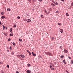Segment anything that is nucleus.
<instances>
[{"instance_id":"45","label":"nucleus","mask_w":73,"mask_h":73,"mask_svg":"<svg viewBox=\"0 0 73 73\" xmlns=\"http://www.w3.org/2000/svg\"><path fill=\"white\" fill-rule=\"evenodd\" d=\"M16 73H19V72L18 71H16Z\"/></svg>"},{"instance_id":"55","label":"nucleus","mask_w":73,"mask_h":73,"mask_svg":"<svg viewBox=\"0 0 73 73\" xmlns=\"http://www.w3.org/2000/svg\"><path fill=\"white\" fill-rule=\"evenodd\" d=\"M5 28L6 29H7V28L6 27H5Z\"/></svg>"},{"instance_id":"14","label":"nucleus","mask_w":73,"mask_h":73,"mask_svg":"<svg viewBox=\"0 0 73 73\" xmlns=\"http://www.w3.org/2000/svg\"><path fill=\"white\" fill-rule=\"evenodd\" d=\"M7 11L8 12H9V11H11V9H9V8H8L7 9Z\"/></svg>"},{"instance_id":"20","label":"nucleus","mask_w":73,"mask_h":73,"mask_svg":"<svg viewBox=\"0 0 73 73\" xmlns=\"http://www.w3.org/2000/svg\"><path fill=\"white\" fill-rule=\"evenodd\" d=\"M13 27H14V28H16V25L15 24L13 26Z\"/></svg>"},{"instance_id":"59","label":"nucleus","mask_w":73,"mask_h":73,"mask_svg":"<svg viewBox=\"0 0 73 73\" xmlns=\"http://www.w3.org/2000/svg\"><path fill=\"white\" fill-rule=\"evenodd\" d=\"M50 64L52 65V63H51L50 64Z\"/></svg>"},{"instance_id":"28","label":"nucleus","mask_w":73,"mask_h":73,"mask_svg":"<svg viewBox=\"0 0 73 73\" xmlns=\"http://www.w3.org/2000/svg\"><path fill=\"white\" fill-rule=\"evenodd\" d=\"M17 18L18 19H20V16H19Z\"/></svg>"},{"instance_id":"49","label":"nucleus","mask_w":73,"mask_h":73,"mask_svg":"<svg viewBox=\"0 0 73 73\" xmlns=\"http://www.w3.org/2000/svg\"><path fill=\"white\" fill-rule=\"evenodd\" d=\"M51 1H52V2L53 3H54V1H53V0H51Z\"/></svg>"},{"instance_id":"39","label":"nucleus","mask_w":73,"mask_h":73,"mask_svg":"<svg viewBox=\"0 0 73 73\" xmlns=\"http://www.w3.org/2000/svg\"><path fill=\"white\" fill-rule=\"evenodd\" d=\"M71 64H73V60H71Z\"/></svg>"},{"instance_id":"25","label":"nucleus","mask_w":73,"mask_h":73,"mask_svg":"<svg viewBox=\"0 0 73 73\" xmlns=\"http://www.w3.org/2000/svg\"><path fill=\"white\" fill-rule=\"evenodd\" d=\"M0 64H3V62H0Z\"/></svg>"},{"instance_id":"60","label":"nucleus","mask_w":73,"mask_h":73,"mask_svg":"<svg viewBox=\"0 0 73 73\" xmlns=\"http://www.w3.org/2000/svg\"><path fill=\"white\" fill-rule=\"evenodd\" d=\"M53 3H54V4H56V3H55V2H53Z\"/></svg>"},{"instance_id":"19","label":"nucleus","mask_w":73,"mask_h":73,"mask_svg":"<svg viewBox=\"0 0 73 73\" xmlns=\"http://www.w3.org/2000/svg\"><path fill=\"white\" fill-rule=\"evenodd\" d=\"M31 66V65H30L29 64H28L27 65V66L28 67H29Z\"/></svg>"},{"instance_id":"24","label":"nucleus","mask_w":73,"mask_h":73,"mask_svg":"<svg viewBox=\"0 0 73 73\" xmlns=\"http://www.w3.org/2000/svg\"><path fill=\"white\" fill-rule=\"evenodd\" d=\"M58 25H61V23H58Z\"/></svg>"},{"instance_id":"17","label":"nucleus","mask_w":73,"mask_h":73,"mask_svg":"<svg viewBox=\"0 0 73 73\" xmlns=\"http://www.w3.org/2000/svg\"><path fill=\"white\" fill-rule=\"evenodd\" d=\"M19 41H20L21 42L22 41V39H19Z\"/></svg>"},{"instance_id":"3","label":"nucleus","mask_w":73,"mask_h":73,"mask_svg":"<svg viewBox=\"0 0 73 73\" xmlns=\"http://www.w3.org/2000/svg\"><path fill=\"white\" fill-rule=\"evenodd\" d=\"M20 56L21 57H22V58H24V57H25V56H24V55H22V54H21L20 55Z\"/></svg>"},{"instance_id":"56","label":"nucleus","mask_w":73,"mask_h":73,"mask_svg":"<svg viewBox=\"0 0 73 73\" xmlns=\"http://www.w3.org/2000/svg\"><path fill=\"white\" fill-rule=\"evenodd\" d=\"M7 49H9V48H8V47H7Z\"/></svg>"},{"instance_id":"58","label":"nucleus","mask_w":73,"mask_h":73,"mask_svg":"<svg viewBox=\"0 0 73 73\" xmlns=\"http://www.w3.org/2000/svg\"><path fill=\"white\" fill-rule=\"evenodd\" d=\"M26 19H25V20H24V21H26Z\"/></svg>"},{"instance_id":"10","label":"nucleus","mask_w":73,"mask_h":73,"mask_svg":"<svg viewBox=\"0 0 73 73\" xmlns=\"http://www.w3.org/2000/svg\"><path fill=\"white\" fill-rule=\"evenodd\" d=\"M4 35L5 36H6V37H7V36H8V34H7V33H4Z\"/></svg>"},{"instance_id":"48","label":"nucleus","mask_w":73,"mask_h":73,"mask_svg":"<svg viewBox=\"0 0 73 73\" xmlns=\"http://www.w3.org/2000/svg\"><path fill=\"white\" fill-rule=\"evenodd\" d=\"M39 1L40 2H41V1H42V0H39Z\"/></svg>"},{"instance_id":"38","label":"nucleus","mask_w":73,"mask_h":73,"mask_svg":"<svg viewBox=\"0 0 73 73\" xmlns=\"http://www.w3.org/2000/svg\"><path fill=\"white\" fill-rule=\"evenodd\" d=\"M8 41H11V39H10V38H9L8 39Z\"/></svg>"},{"instance_id":"51","label":"nucleus","mask_w":73,"mask_h":73,"mask_svg":"<svg viewBox=\"0 0 73 73\" xmlns=\"http://www.w3.org/2000/svg\"><path fill=\"white\" fill-rule=\"evenodd\" d=\"M66 72H67L68 73L69 72H68V70H66Z\"/></svg>"},{"instance_id":"46","label":"nucleus","mask_w":73,"mask_h":73,"mask_svg":"<svg viewBox=\"0 0 73 73\" xmlns=\"http://www.w3.org/2000/svg\"><path fill=\"white\" fill-rule=\"evenodd\" d=\"M44 11H45V12L46 13V12H47L46 11L45 9L44 10Z\"/></svg>"},{"instance_id":"36","label":"nucleus","mask_w":73,"mask_h":73,"mask_svg":"<svg viewBox=\"0 0 73 73\" xmlns=\"http://www.w3.org/2000/svg\"><path fill=\"white\" fill-rule=\"evenodd\" d=\"M28 0L29 1V2H30V3H31V0Z\"/></svg>"},{"instance_id":"34","label":"nucleus","mask_w":73,"mask_h":73,"mask_svg":"<svg viewBox=\"0 0 73 73\" xmlns=\"http://www.w3.org/2000/svg\"><path fill=\"white\" fill-rule=\"evenodd\" d=\"M27 15L28 16H29V14L27 13Z\"/></svg>"},{"instance_id":"18","label":"nucleus","mask_w":73,"mask_h":73,"mask_svg":"<svg viewBox=\"0 0 73 73\" xmlns=\"http://www.w3.org/2000/svg\"><path fill=\"white\" fill-rule=\"evenodd\" d=\"M48 55H49L50 56H52V53H50L49 52V54H48Z\"/></svg>"},{"instance_id":"30","label":"nucleus","mask_w":73,"mask_h":73,"mask_svg":"<svg viewBox=\"0 0 73 73\" xmlns=\"http://www.w3.org/2000/svg\"><path fill=\"white\" fill-rule=\"evenodd\" d=\"M51 70H54V68L52 67L51 68Z\"/></svg>"},{"instance_id":"57","label":"nucleus","mask_w":73,"mask_h":73,"mask_svg":"<svg viewBox=\"0 0 73 73\" xmlns=\"http://www.w3.org/2000/svg\"><path fill=\"white\" fill-rule=\"evenodd\" d=\"M61 1H64V0H61Z\"/></svg>"},{"instance_id":"27","label":"nucleus","mask_w":73,"mask_h":73,"mask_svg":"<svg viewBox=\"0 0 73 73\" xmlns=\"http://www.w3.org/2000/svg\"><path fill=\"white\" fill-rule=\"evenodd\" d=\"M1 73H4V71H3V70H2L1 71Z\"/></svg>"},{"instance_id":"8","label":"nucleus","mask_w":73,"mask_h":73,"mask_svg":"<svg viewBox=\"0 0 73 73\" xmlns=\"http://www.w3.org/2000/svg\"><path fill=\"white\" fill-rule=\"evenodd\" d=\"M27 52L28 53H29V55H30V56H31V52H29V51L28 50H27Z\"/></svg>"},{"instance_id":"1","label":"nucleus","mask_w":73,"mask_h":73,"mask_svg":"<svg viewBox=\"0 0 73 73\" xmlns=\"http://www.w3.org/2000/svg\"><path fill=\"white\" fill-rule=\"evenodd\" d=\"M25 20H26V21H27V22H28V23H29V22H31V20L30 19H26Z\"/></svg>"},{"instance_id":"5","label":"nucleus","mask_w":73,"mask_h":73,"mask_svg":"<svg viewBox=\"0 0 73 73\" xmlns=\"http://www.w3.org/2000/svg\"><path fill=\"white\" fill-rule=\"evenodd\" d=\"M54 37H52L51 39V40L52 41H54Z\"/></svg>"},{"instance_id":"41","label":"nucleus","mask_w":73,"mask_h":73,"mask_svg":"<svg viewBox=\"0 0 73 73\" xmlns=\"http://www.w3.org/2000/svg\"><path fill=\"white\" fill-rule=\"evenodd\" d=\"M1 15H3L4 14V12H1Z\"/></svg>"},{"instance_id":"61","label":"nucleus","mask_w":73,"mask_h":73,"mask_svg":"<svg viewBox=\"0 0 73 73\" xmlns=\"http://www.w3.org/2000/svg\"><path fill=\"white\" fill-rule=\"evenodd\" d=\"M1 24V21H0V25Z\"/></svg>"},{"instance_id":"6","label":"nucleus","mask_w":73,"mask_h":73,"mask_svg":"<svg viewBox=\"0 0 73 73\" xmlns=\"http://www.w3.org/2000/svg\"><path fill=\"white\" fill-rule=\"evenodd\" d=\"M45 54H47V55H49V52H45Z\"/></svg>"},{"instance_id":"13","label":"nucleus","mask_w":73,"mask_h":73,"mask_svg":"<svg viewBox=\"0 0 73 73\" xmlns=\"http://www.w3.org/2000/svg\"><path fill=\"white\" fill-rule=\"evenodd\" d=\"M60 32H61V33H62V32H63V29H60Z\"/></svg>"},{"instance_id":"43","label":"nucleus","mask_w":73,"mask_h":73,"mask_svg":"<svg viewBox=\"0 0 73 73\" xmlns=\"http://www.w3.org/2000/svg\"><path fill=\"white\" fill-rule=\"evenodd\" d=\"M7 52H8V53H9V51L8 50H7Z\"/></svg>"},{"instance_id":"9","label":"nucleus","mask_w":73,"mask_h":73,"mask_svg":"<svg viewBox=\"0 0 73 73\" xmlns=\"http://www.w3.org/2000/svg\"><path fill=\"white\" fill-rule=\"evenodd\" d=\"M10 37H11V36H13V34L12 33V32H11L10 35Z\"/></svg>"},{"instance_id":"22","label":"nucleus","mask_w":73,"mask_h":73,"mask_svg":"<svg viewBox=\"0 0 73 73\" xmlns=\"http://www.w3.org/2000/svg\"><path fill=\"white\" fill-rule=\"evenodd\" d=\"M71 4V5L72 6V7H73V2H72Z\"/></svg>"},{"instance_id":"26","label":"nucleus","mask_w":73,"mask_h":73,"mask_svg":"<svg viewBox=\"0 0 73 73\" xmlns=\"http://www.w3.org/2000/svg\"><path fill=\"white\" fill-rule=\"evenodd\" d=\"M7 68H9V65L8 64H7Z\"/></svg>"},{"instance_id":"2","label":"nucleus","mask_w":73,"mask_h":73,"mask_svg":"<svg viewBox=\"0 0 73 73\" xmlns=\"http://www.w3.org/2000/svg\"><path fill=\"white\" fill-rule=\"evenodd\" d=\"M64 53H68V50H67L64 49Z\"/></svg>"},{"instance_id":"23","label":"nucleus","mask_w":73,"mask_h":73,"mask_svg":"<svg viewBox=\"0 0 73 73\" xmlns=\"http://www.w3.org/2000/svg\"><path fill=\"white\" fill-rule=\"evenodd\" d=\"M61 58H64V55H62L61 56Z\"/></svg>"},{"instance_id":"42","label":"nucleus","mask_w":73,"mask_h":73,"mask_svg":"<svg viewBox=\"0 0 73 73\" xmlns=\"http://www.w3.org/2000/svg\"><path fill=\"white\" fill-rule=\"evenodd\" d=\"M10 50H11V49H12V47L11 46L10 47Z\"/></svg>"},{"instance_id":"4","label":"nucleus","mask_w":73,"mask_h":73,"mask_svg":"<svg viewBox=\"0 0 73 73\" xmlns=\"http://www.w3.org/2000/svg\"><path fill=\"white\" fill-rule=\"evenodd\" d=\"M31 71H30V70H27L26 71V72L27 73H31Z\"/></svg>"},{"instance_id":"11","label":"nucleus","mask_w":73,"mask_h":73,"mask_svg":"<svg viewBox=\"0 0 73 73\" xmlns=\"http://www.w3.org/2000/svg\"><path fill=\"white\" fill-rule=\"evenodd\" d=\"M12 28H10L9 31L10 32H12Z\"/></svg>"},{"instance_id":"32","label":"nucleus","mask_w":73,"mask_h":73,"mask_svg":"<svg viewBox=\"0 0 73 73\" xmlns=\"http://www.w3.org/2000/svg\"><path fill=\"white\" fill-rule=\"evenodd\" d=\"M33 56H36V54H35V53L34 54V55Z\"/></svg>"},{"instance_id":"12","label":"nucleus","mask_w":73,"mask_h":73,"mask_svg":"<svg viewBox=\"0 0 73 73\" xmlns=\"http://www.w3.org/2000/svg\"><path fill=\"white\" fill-rule=\"evenodd\" d=\"M66 15L67 16H69V15L67 13H66Z\"/></svg>"},{"instance_id":"21","label":"nucleus","mask_w":73,"mask_h":73,"mask_svg":"<svg viewBox=\"0 0 73 73\" xmlns=\"http://www.w3.org/2000/svg\"><path fill=\"white\" fill-rule=\"evenodd\" d=\"M12 44L13 45H14V46H15V42H13V43H12Z\"/></svg>"},{"instance_id":"50","label":"nucleus","mask_w":73,"mask_h":73,"mask_svg":"<svg viewBox=\"0 0 73 73\" xmlns=\"http://www.w3.org/2000/svg\"><path fill=\"white\" fill-rule=\"evenodd\" d=\"M13 54H14V53L13 52H12V55H13Z\"/></svg>"},{"instance_id":"37","label":"nucleus","mask_w":73,"mask_h":73,"mask_svg":"<svg viewBox=\"0 0 73 73\" xmlns=\"http://www.w3.org/2000/svg\"><path fill=\"white\" fill-rule=\"evenodd\" d=\"M62 47V46H60L59 47V49H62V48H61Z\"/></svg>"},{"instance_id":"54","label":"nucleus","mask_w":73,"mask_h":73,"mask_svg":"<svg viewBox=\"0 0 73 73\" xmlns=\"http://www.w3.org/2000/svg\"><path fill=\"white\" fill-rule=\"evenodd\" d=\"M52 66H53V67H54V65L53 64H52Z\"/></svg>"},{"instance_id":"7","label":"nucleus","mask_w":73,"mask_h":73,"mask_svg":"<svg viewBox=\"0 0 73 73\" xmlns=\"http://www.w3.org/2000/svg\"><path fill=\"white\" fill-rule=\"evenodd\" d=\"M63 62L64 64H66V62H65V59L63 60Z\"/></svg>"},{"instance_id":"62","label":"nucleus","mask_w":73,"mask_h":73,"mask_svg":"<svg viewBox=\"0 0 73 73\" xmlns=\"http://www.w3.org/2000/svg\"><path fill=\"white\" fill-rule=\"evenodd\" d=\"M40 57L41 58L42 57H41V56H40Z\"/></svg>"},{"instance_id":"15","label":"nucleus","mask_w":73,"mask_h":73,"mask_svg":"<svg viewBox=\"0 0 73 73\" xmlns=\"http://www.w3.org/2000/svg\"><path fill=\"white\" fill-rule=\"evenodd\" d=\"M2 26L3 27V30H4L5 29V26H4V25H3Z\"/></svg>"},{"instance_id":"29","label":"nucleus","mask_w":73,"mask_h":73,"mask_svg":"<svg viewBox=\"0 0 73 73\" xmlns=\"http://www.w3.org/2000/svg\"><path fill=\"white\" fill-rule=\"evenodd\" d=\"M34 54H35V53L33 52H32V54H33V56Z\"/></svg>"},{"instance_id":"63","label":"nucleus","mask_w":73,"mask_h":73,"mask_svg":"<svg viewBox=\"0 0 73 73\" xmlns=\"http://www.w3.org/2000/svg\"><path fill=\"white\" fill-rule=\"evenodd\" d=\"M38 73H40V72H38Z\"/></svg>"},{"instance_id":"47","label":"nucleus","mask_w":73,"mask_h":73,"mask_svg":"<svg viewBox=\"0 0 73 73\" xmlns=\"http://www.w3.org/2000/svg\"><path fill=\"white\" fill-rule=\"evenodd\" d=\"M56 13H58L59 12L58 11H56Z\"/></svg>"},{"instance_id":"40","label":"nucleus","mask_w":73,"mask_h":73,"mask_svg":"<svg viewBox=\"0 0 73 73\" xmlns=\"http://www.w3.org/2000/svg\"><path fill=\"white\" fill-rule=\"evenodd\" d=\"M56 5H57V4H58V3H57V2H56Z\"/></svg>"},{"instance_id":"44","label":"nucleus","mask_w":73,"mask_h":73,"mask_svg":"<svg viewBox=\"0 0 73 73\" xmlns=\"http://www.w3.org/2000/svg\"><path fill=\"white\" fill-rule=\"evenodd\" d=\"M68 58H69V59H71V57H68Z\"/></svg>"},{"instance_id":"35","label":"nucleus","mask_w":73,"mask_h":73,"mask_svg":"<svg viewBox=\"0 0 73 73\" xmlns=\"http://www.w3.org/2000/svg\"><path fill=\"white\" fill-rule=\"evenodd\" d=\"M50 69H52V66L51 65H50Z\"/></svg>"},{"instance_id":"31","label":"nucleus","mask_w":73,"mask_h":73,"mask_svg":"<svg viewBox=\"0 0 73 73\" xmlns=\"http://www.w3.org/2000/svg\"><path fill=\"white\" fill-rule=\"evenodd\" d=\"M50 11H52V8H50Z\"/></svg>"},{"instance_id":"33","label":"nucleus","mask_w":73,"mask_h":73,"mask_svg":"<svg viewBox=\"0 0 73 73\" xmlns=\"http://www.w3.org/2000/svg\"><path fill=\"white\" fill-rule=\"evenodd\" d=\"M51 5H53L54 6H55V5L54 4H53V3H52Z\"/></svg>"},{"instance_id":"53","label":"nucleus","mask_w":73,"mask_h":73,"mask_svg":"<svg viewBox=\"0 0 73 73\" xmlns=\"http://www.w3.org/2000/svg\"><path fill=\"white\" fill-rule=\"evenodd\" d=\"M17 56H18V57H20V55H17Z\"/></svg>"},{"instance_id":"52","label":"nucleus","mask_w":73,"mask_h":73,"mask_svg":"<svg viewBox=\"0 0 73 73\" xmlns=\"http://www.w3.org/2000/svg\"><path fill=\"white\" fill-rule=\"evenodd\" d=\"M43 16V15H41V17H42Z\"/></svg>"},{"instance_id":"16","label":"nucleus","mask_w":73,"mask_h":73,"mask_svg":"<svg viewBox=\"0 0 73 73\" xmlns=\"http://www.w3.org/2000/svg\"><path fill=\"white\" fill-rule=\"evenodd\" d=\"M1 19H5V17H4V16H2L1 17Z\"/></svg>"}]
</instances>
